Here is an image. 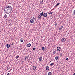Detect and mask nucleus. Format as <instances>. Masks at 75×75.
I'll return each mask as SVG.
<instances>
[{
  "mask_svg": "<svg viewBox=\"0 0 75 75\" xmlns=\"http://www.w3.org/2000/svg\"><path fill=\"white\" fill-rule=\"evenodd\" d=\"M5 8H4V10L5 13H7V14H9L11 12V10H12V7L11 6H7V10H6Z\"/></svg>",
  "mask_w": 75,
  "mask_h": 75,
  "instance_id": "nucleus-1",
  "label": "nucleus"
},
{
  "mask_svg": "<svg viewBox=\"0 0 75 75\" xmlns=\"http://www.w3.org/2000/svg\"><path fill=\"white\" fill-rule=\"evenodd\" d=\"M47 13H44L43 15V16L44 17H47Z\"/></svg>",
  "mask_w": 75,
  "mask_h": 75,
  "instance_id": "nucleus-2",
  "label": "nucleus"
},
{
  "mask_svg": "<svg viewBox=\"0 0 75 75\" xmlns=\"http://www.w3.org/2000/svg\"><path fill=\"white\" fill-rule=\"evenodd\" d=\"M66 41V39L65 38H63L62 39L61 41L62 42H65Z\"/></svg>",
  "mask_w": 75,
  "mask_h": 75,
  "instance_id": "nucleus-3",
  "label": "nucleus"
},
{
  "mask_svg": "<svg viewBox=\"0 0 75 75\" xmlns=\"http://www.w3.org/2000/svg\"><path fill=\"white\" fill-rule=\"evenodd\" d=\"M57 50L58 51H59L61 50V47H58L57 48Z\"/></svg>",
  "mask_w": 75,
  "mask_h": 75,
  "instance_id": "nucleus-4",
  "label": "nucleus"
},
{
  "mask_svg": "<svg viewBox=\"0 0 75 75\" xmlns=\"http://www.w3.org/2000/svg\"><path fill=\"white\" fill-rule=\"evenodd\" d=\"M30 21L31 24H33V23L34 22V20L33 19L30 20Z\"/></svg>",
  "mask_w": 75,
  "mask_h": 75,
  "instance_id": "nucleus-5",
  "label": "nucleus"
},
{
  "mask_svg": "<svg viewBox=\"0 0 75 75\" xmlns=\"http://www.w3.org/2000/svg\"><path fill=\"white\" fill-rule=\"evenodd\" d=\"M37 18L38 19H41V16L40 15H39L38 16Z\"/></svg>",
  "mask_w": 75,
  "mask_h": 75,
  "instance_id": "nucleus-6",
  "label": "nucleus"
},
{
  "mask_svg": "<svg viewBox=\"0 0 75 75\" xmlns=\"http://www.w3.org/2000/svg\"><path fill=\"white\" fill-rule=\"evenodd\" d=\"M31 46V44L29 43L27 45V47H30Z\"/></svg>",
  "mask_w": 75,
  "mask_h": 75,
  "instance_id": "nucleus-7",
  "label": "nucleus"
},
{
  "mask_svg": "<svg viewBox=\"0 0 75 75\" xmlns=\"http://www.w3.org/2000/svg\"><path fill=\"white\" fill-rule=\"evenodd\" d=\"M46 69L47 71H48V70H49V69H50V67L48 66H47L46 67Z\"/></svg>",
  "mask_w": 75,
  "mask_h": 75,
  "instance_id": "nucleus-8",
  "label": "nucleus"
},
{
  "mask_svg": "<svg viewBox=\"0 0 75 75\" xmlns=\"http://www.w3.org/2000/svg\"><path fill=\"white\" fill-rule=\"evenodd\" d=\"M33 70L34 71V70H35V69H36V67H35V66H33Z\"/></svg>",
  "mask_w": 75,
  "mask_h": 75,
  "instance_id": "nucleus-9",
  "label": "nucleus"
},
{
  "mask_svg": "<svg viewBox=\"0 0 75 75\" xmlns=\"http://www.w3.org/2000/svg\"><path fill=\"white\" fill-rule=\"evenodd\" d=\"M10 47V45L9 44H7L6 45V47H7V48H9Z\"/></svg>",
  "mask_w": 75,
  "mask_h": 75,
  "instance_id": "nucleus-10",
  "label": "nucleus"
},
{
  "mask_svg": "<svg viewBox=\"0 0 75 75\" xmlns=\"http://www.w3.org/2000/svg\"><path fill=\"white\" fill-rule=\"evenodd\" d=\"M44 14V13L43 12L41 13L40 14L41 17H42L43 16V15Z\"/></svg>",
  "mask_w": 75,
  "mask_h": 75,
  "instance_id": "nucleus-11",
  "label": "nucleus"
},
{
  "mask_svg": "<svg viewBox=\"0 0 75 75\" xmlns=\"http://www.w3.org/2000/svg\"><path fill=\"white\" fill-rule=\"evenodd\" d=\"M42 50L43 51H44L45 50V47H42Z\"/></svg>",
  "mask_w": 75,
  "mask_h": 75,
  "instance_id": "nucleus-12",
  "label": "nucleus"
},
{
  "mask_svg": "<svg viewBox=\"0 0 75 75\" xmlns=\"http://www.w3.org/2000/svg\"><path fill=\"white\" fill-rule=\"evenodd\" d=\"M23 41H24V39H23V38H21V42H23Z\"/></svg>",
  "mask_w": 75,
  "mask_h": 75,
  "instance_id": "nucleus-13",
  "label": "nucleus"
},
{
  "mask_svg": "<svg viewBox=\"0 0 75 75\" xmlns=\"http://www.w3.org/2000/svg\"><path fill=\"white\" fill-rule=\"evenodd\" d=\"M42 59V57H40L39 59V61H40Z\"/></svg>",
  "mask_w": 75,
  "mask_h": 75,
  "instance_id": "nucleus-14",
  "label": "nucleus"
},
{
  "mask_svg": "<svg viewBox=\"0 0 75 75\" xmlns=\"http://www.w3.org/2000/svg\"><path fill=\"white\" fill-rule=\"evenodd\" d=\"M40 4H43V3H44V1H43V0L42 1H40Z\"/></svg>",
  "mask_w": 75,
  "mask_h": 75,
  "instance_id": "nucleus-15",
  "label": "nucleus"
},
{
  "mask_svg": "<svg viewBox=\"0 0 75 75\" xmlns=\"http://www.w3.org/2000/svg\"><path fill=\"white\" fill-rule=\"evenodd\" d=\"M55 59L56 60H58V56L56 57H55Z\"/></svg>",
  "mask_w": 75,
  "mask_h": 75,
  "instance_id": "nucleus-16",
  "label": "nucleus"
},
{
  "mask_svg": "<svg viewBox=\"0 0 75 75\" xmlns=\"http://www.w3.org/2000/svg\"><path fill=\"white\" fill-rule=\"evenodd\" d=\"M4 17L5 18H7V15L5 14L4 16Z\"/></svg>",
  "mask_w": 75,
  "mask_h": 75,
  "instance_id": "nucleus-17",
  "label": "nucleus"
},
{
  "mask_svg": "<svg viewBox=\"0 0 75 75\" xmlns=\"http://www.w3.org/2000/svg\"><path fill=\"white\" fill-rule=\"evenodd\" d=\"M48 75H52V73L51 72H49L48 74Z\"/></svg>",
  "mask_w": 75,
  "mask_h": 75,
  "instance_id": "nucleus-18",
  "label": "nucleus"
},
{
  "mask_svg": "<svg viewBox=\"0 0 75 75\" xmlns=\"http://www.w3.org/2000/svg\"><path fill=\"white\" fill-rule=\"evenodd\" d=\"M6 69H7V70H8V69H10V67L8 66L7 67H6Z\"/></svg>",
  "mask_w": 75,
  "mask_h": 75,
  "instance_id": "nucleus-19",
  "label": "nucleus"
},
{
  "mask_svg": "<svg viewBox=\"0 0 75 75\" xmlns=\"http://www.w3.org/2000/svg\"><path fill=\"white\" fill-rule=\"evenodd\" d=\"M54 64V63H52L51 64H50V66H52Z\"/></svg>",
  "mask_w": 75,
  "mask_h": 75,
  "instance_id": "nucleus-20",
  "label": "nucleus"
},
{
  "mask_svg": "<svg viewBox=\"0 0 75 75\" xmlns=\"http://www.w3.org/2000/svg\"><path fill=\"white\" fill-rule=\"evenodd\" d=\"M54 54H56V52L55 51H54L53 52Z\"/></svg>",
  "mask_w": 75,
  "mask_h": 75,
  "instance_id": "nucleus-21",
  "label": "nucleus"
},
{
  "mask_svg": "<svg viewBox=\"0 0 75 75\" xmlns=\"http://www.w3.org/2000/svg\"><path fill=\"white\" fill-rule=\"evenodd\" d=\"M18 58H19V55H18V56H16V59H17Z\"/></svg>",
  "mask_w": 75,
  "mask_h": 75,
  "instance_id": "nucleus-22",
  "label": "nucleus"
},
{
  "mask_svg": "<svg viewBox=\"0 0 75 75\" xmlns=\"http://www.w3.org/2000/svg\"><path fill=\"white\" fill-rule=\"evenodd\" d=\"M59 4H60L59 3H57V4L56 5V6H59Z\"/></svg>",
  "mask_w": 75,
  "mask_h": 75,
  "instance_id": "nucleus-23",
  "label": "nucleus"
},
{
  "mask_svg": "<svg viewBox=\"0 0 75 75\" xmlns=\"http://www.w3.org/2000/svg\"><path fill=\"white\" fill-rule=\"evenodd\" d=\"M33 50H36V48L35 47H33Z\"/></svg>",
  "mask_w": 75,
  "mask_h": 75,
  "instance_id": "nucleus-24",
  "label": "nucleus"
},
{
  "mask_svg": "<svg viewBox=\"0 0 75 75\" xmlns=\"http://www.w3.org/2000/svg\"><path fill=\"white\" fill-rule=\"evenodd\" d=\"M52 13H53V12H50L49 13V14H52Z\"/></svg>",
  "mask_w": 75,
  "mask_h": 75,
  "instance_id": "nucleus-25",
  "label": "nucleus"
},
{
  "mask_svg": "<svg viewBox=\"0 0 75 75\" xmlns=\"http://www.w3.org/2000/svg\"><path fill=\"white\" fill-rule=\"evenodd\" d=\"M62 53H61L60 54V57H62Z\"/></svg>",
  "mask_w": 75,
  "mask_h": 75,
  "instance_id": "nucleus-26",
  "label": "nucleus"
},
{
  "mask_svg": "<svg viewBox=\"0 0 75 75\" xmlns=\"http://www.w3.org/2000/svg\"><path fill=\"white\" fill-rule=\"evenodd\" d=\"M59 29V30H62V28L60 27Z\"/></svg>",
  "mask_w": 75,
  "mask_h": 75,
  "instance_id": "nucleus-27",
  "label": "nucleus"
},
{
  "mask_svg": "<svg viewBox=\"0 0 75 75\" xmlns=\"http://www.w3.org/2000/svg\"><path fill=\"white\" fill-rule=\"evenodd\" d=\"M33 18L34 20H35V18L34 17H33Z\"/></svg>",
  "mask_w": 75,
  "mask_h": 75,
  "instance_id": "nucleus-28",
  "label": "nucleus"
},
{
  "mask_svg": "<svg viewBox=\"0 0 75 75\" xmlns=\"http://www.w3.org/2000/svg\"><path fill=\"white\" fill-rule=\"evenodd\" d=\"M10 74V73H8L7 74V75H9Z\"/></svg>",
  "mask_w": 75,
  "mask_h": 75,
  "instance_id": "nucleus-29",
  "label": "nucleus"
},
{
  "mask_svg": "<svg viewBox=\"0 0 75 75\" xmlns=\"http://www.w3.org/2000/svg\"><path fill=\"white\" fill-rule=\"evenodd\" d=\"M66 60H68V58H66Z\"/></svg>",
  "mask_w": 75,
  "mask_h": 75,
  "instance_id": "nucleus-30",
  "label": "nucleus"
},
{
  "mask_svg": "<svg viewBox=\"0 0 75 75\" xmlns=\"http://www.w3.org/2000/svg\"><path fill=\"white\" fill-rule=\"evenodd\" d=\"M55 25L56 26V25H57V23H56Z\"/></svg>",
  "mask_w": 75,
  "mask_h": 75,
  "instance_id": "nucleus-31",
  "label": "nucleus"
},
{
  "mask_svg": "<svg viewBox=\"0 0 75 75\" xmlns=\"http://www.w3.org/2000/svg\"><path fill=\"white\" fill-rule=\"evenodd\" d=\"M5 8H6V9H7V7L6 6Z\"/></svg>",
  "mask_w": 75,
  "mask_h": 75,
  "instance_id": "nucleus-32",
  "label": "nucleus"
},
{
  "mask_svg": "<svg viewBox=\"0 0 75 75\" xmlns=\"http://www.w3.org/2000/svg\"><path fill=\"white\" fill-rule=\"evenodd\" d=\"M23 62H24L23 61H22V64H23Z\"/></svg>",
  "mask_w": 75,
  "mask_h": 75,
  "instance_id": "nucleus-33",
  "label": "nucleus"
},
{
  "mask_svg": "<svg viewBox=\"0 0 75 75\" xmlns=\"http://www.w3.org/2000/svg\"><path fill=\"white\" fill-rule=\"evenodd\" d=\"M13 43H12V45H13Z\"/></svg>",
  "mask_w": 75,
  "mask_h": 75,
  "instance_id": "nucleus-34",
  "label": "nucleus"
},
{
  "mask_svg": "<svg viewBox=\"0 0 75 75\" xmlns=\"http://www.w3.org/2000/svg\"><path fill=\"white\" fill-rule=\"evenodd\" d=\"M61 28H63V26H61Z\"/></svg>",
  "mask_w": 75,
  "mask_h": 75,
  "instance_id": "nucleus-35",
  "label": "nucleus"
},
{
  "mask_svg": "<svg viewBox=\"0 0 75 75\" xmlns=\"http://www.w3.org/2000/svg\"><path fill=\"white\" fill-rule=\"evenodd\" d=\"M73 75H75V73H74V74H73Z\"/></svg>",
  "mask_w": 75,
  "mask_h": 75,
  "instance_id": "nucleus-36",
  "label": "nucleus"
},
{
  "mask_svg": "<svg viewBox=\"0 0 75 75\" xmlns=\"http://www.w3.org/2000/svg\"><path fill=\"white\" fill-rule=\"evenodd\" d=\"M25 59H27V57H25Z\"/></svg>",
  "mask_w": 75,
  "mask_h": 75,
  "instance_id": "nucleus-37",
  "label": "nucleus"
},
{
  "mask_svg": "<svg viewBox=\"0 0 75 75\" xmlns=\"http://www.w3.org/2000/svg\"><path fill=\"white\" fill-rule=\"evenodd\" d=\"M25 61H26L27 60H26V59H25Z\"/></svg>",
  "mask_w": 75,
  "mask_h": 75,
  "instance_id": "nucleus-38",
  "label": "nucleus"
},
{
  "mask_svg": "<svg viewBox=\"0 0 75 75\" xmlns=\"http://www.w3.org/2000/svg\"><path fill=\"white\" fill-rule=\"evenodd\" d=\"M27 59H28V58H27Z\"/></svg>",
  "mask_w": 75,
  "mask_h": 75,
  "instance_id": "nucleus-39",
  "label": "nucleus"
},
{
  "mask_svg": "<svg viewBox=\"0 0 75 75\" xmlns=\"http://www.w3.org/2000/svg\"><path fill=\"white\" fill-rule=\"evenodd\" d=\"M31 49V48H30V49Z\"/></svg>",
  "mask_w": 75,
  "mask_h": 75,
  "instance_id": "nucleus-40",
  "label": "nucleus"
}]
</instances>
